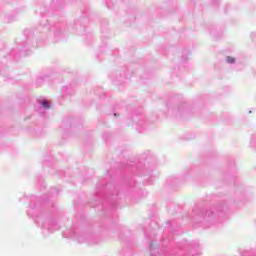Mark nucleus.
<instances>
[{
	"label": "nucleus",
	"instance_id": "obj_1",
	"mask_svg": "<svg viewBox=\"0 0 256 256\" xmlns=\"http://www.w3.org/2000/svg\"><path fill=\"white\" fill-rule=\"evenodd\" d=\"M226 61H227V63H235V58L228 56Z\"/></svg>",
	"mask_w": 256,
	"mask_h": 256
},
{
	"label": "nucleus",
	"instance_id": "obj_2",
	"mask_svg": "<svg viewBox=\"0 0 256 256\" xmlns=\"http://www.w3.org/2000/svg\"><path fill=\"white\" fill-rule=\"evenodd\" d=\"M42 105H43V107H45L46 109H49V103L47 102V100H44V101L42 102Z\"/></svg>",
	"mask_w": 256,
	"mask_h": 256
}]
</instances>
